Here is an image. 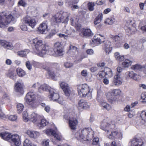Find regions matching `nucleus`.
I'll return each instance as SVG.
<instances>
[{"label": "nucleus", "mask_w": 146, "mask_h": 146, "mask_svg": "<svg viewBox=\"0 0 146 146\" xmlns=\"http://www.w3.org/2000/svg\"><path fill=\"white\" fill-rule=\"evenodd\" d=\"M144 67L139 64H137L132 65L131 69L134 70H141Z\"/></svg>", "instance_id": "45"}, {"label": "nucleus", "mask_w": 146, "mask_h": 146, "mask_svg": "<svg viewBox=\"0 0 146 146\" xmlns=\"http://www.w3.org/2000/svg\"><path fill=\"white\" fill-rule=\"evenodd\" d=\"M33 65L38 68H41L42 63H39L36 62L34 61L33 63Z\"/></svg>", "instance_id": "52"}, {"label": "nucleus", "mask_w": 146, "mask_h": 146, "mask_svg": "<svg viewBox=\"0 0 146 146\" xmlns=\"http://www.w3.org/2000/svg\"><path fill=\"white\" fill-rule=\"evenodd\" d=\"M22 22L23 24H26L32 29L35 28L37 23L35 18L29 17H25L22 20Z\"/></svg>", "instance_id": "12"}, {"label": "nucleus", "mask_w": 146, "mask_h": 146, "mask_svg": "<svg viewBox=\"0 0 146 146\" xmlns=\"http://www.w3.org/2000/svg\"><path fill=\"white\" fill-rule=\"evenodd\" d=\"M121 93V91L119 89H111L107 93L106 96L109 101H113L115 100L114 96L119 95Z\"/></svg>", "instance_id": "14"}, {"label": "nucleus", "mask_w": 146, "mask_h": 146, "mask_svg": "<svg viewBox=\"0 0 146 146\" xmlns=\"http://www.w3.org/2000/svg\"><path fill=\"white\" fill-rule=\"evenodd\" d=\"M125 28L127 35L133 34L135 33V31H137L135 24L131 19H128L125 24Z\"/></svg>", "instance_id": "9"}, {"label": "nucleus", "mask_w": 146, "mask_h": 146, "mask_svg": "<svg viewBox=\"0 0 146 146\" xmlns=\"http://www.w3.org/2000/svg\"><path fill=\"white\" fill-rule=\"evenodd\" d=\"M33 53L37 55L43 57L49 52L50 46L44 42L43 40L37 38L33 39L32 41Z\"/></svg>", "instance_id": "1"}, {"label": "nucleus", "mask_w": 146, "mask_h": 146, "mask_svg": "<svg viewBox=\"0 0 146 146\" xmlns=\"http://www.w3.org/2000/svg\"><path fill=\"white\" fill-rule=\"evenodd\" d=\"M7 75V77L13 80H15L17 78L16 74L14 71L9 72Z\"/></svg>", "instance_id": "44"}, {"label": "nucleus", "mask_w": 146, "mask_h": 146, "mask_svg": "<svg viewBox=\"0 0 146 146\" xmlns=\"http://www.w3.org/2000/svg\"><path fill=\"white\" fill-rule=\"evenodd\" d=\"M94 132L91 128L80 129L75 134V137L78 140L82 142L89 141L94 137Z\"/></svg>", "instance_id": "2"}, {"label": "nucleus", "mask_w": 146, "mask_h": 146, "mask_svg": "<svg viewBox=\"0 0 146 146\" xmlns=\"http://www.w3.org/2000/svg\"><path fill=\"white\" fill-rule=\"evenodd\" d=\"M106 76L104 70L100 72L97 75V78L99 80H101Z\"/></svg>", "instance_id": "47"}, {"label": "nucleus", "mask_w": 146, "mask_h": 146, "mask_svg": "<svg viewBox=\"0 0 146 146\" xmlns=\"http://www.w3.org/2000/svg\"><path fill=\"white\" fill-rule=\"evenodd\" d=\"M49 31L48 28V23L47 21H44L40 24L38 28V31L39 33L45 34Z\"/></svg>", "instance_id": "16"}, {"label": "nucleus", "mask_w": 146, "mask_h": 146, "mask_svg": "<svg viewBox=\"0 0 146 146\" xmlns=\"http://www.w3.org/2000/svg\"><path fill=\"white\" fill-rule=\"evenodd\" d=\"M23 83L21 81L20 82L17 81L15 84L14 89L17 92H20L23 90Z\"/></svg>", "instance_id": "30"}, {"label": "nucleus", "mask_w": 146, "mask_h": 146, "mask_svg": "<svg viewBox=\"0 0 146 146\" xmlns=\"http://www.w3.org/2000/svg\"><path fill=\"white\" fill-rule=\"evenodd\" d=\"M129 146H144L143 142L139 138L134 137L131 139L129 143Z\"/></svg>", "instance_id": "18"}, {"label": "nucleus", "mask_w": 146, "mask_h": 146, "mask_svg": "<svg viewBox=\"0 0 146 146\" xmlns=\"http://www.w3.org/2000/svg\"><path fill=\"white\" fill-rule=\"evenodd\" d=\"M87 53L89 55H92L94 53L93 50L92 49H88L86 50Z\"/></svg>", "instance_id": "63"}, {"label": "nucleus", "mask_w": 146, "mask_h": 146, "mask_svg": "<svg viewBox=\"0 0 146 146\" xmlns=\"http://www.w3.org/2000/svg\"><path fill=\"white\" fill-rule=\"evenodd\" d=\"M90 104L85 100H80L78 102L77 107L79 110L87 109L90 108Z\"/></svg>", "instance_id": "21"}, {"label": "nucleus", "mask_w": 146, "mask_h": 146, "mask_svg": "<svg viewBox=\"0 0 146 146\" xmlns=\"http://www.w3.org/2000/svg\"><path fill=\"white\" fill-rule=\"evenodd\" d=\"M69 52L70 55L74 59L78 60V62L81 61L85 57H81L79 58L78 57V48L75 46L70 45Z\"/></svg>", "instance_id": "13"}, {"label": "nucleus", "mask_w": 146, "mask_h": 146, "mask_svg": "<svg viewBox=\"0 0 146 146\" xmlns=\"http://www.w3.org/2000/svg\"><path fill=\"white\" fill-rule=\"evenodd\" d=\"M39 117L38 115L33 112L29 115V119H30L33 123L36 124L38 123Z\"/></svg>", "instance_id": "29"}, {"label": "nucleus", "mask_w": 146, "mask_h": 146, "mask_svg": "<svg viewBox=\"0 0 146 146\" xmlns=\"http://www.w3.org/2000/svg\"><path fill=\"white\" fill-rule=\"evenodd\" d=\"M78 31L80 32V35L82 36L86 37H90L92 36L94 34L89 29L81 28Z\"/></svg>", "instance_id": "19"}, {"label": "nucleus", "mask_w": 146, "mask_h": 146, "mask_svg": "<svg viewBox=\"0 0 146 146\" xmlns=\"http://www.w3.org/2000/svg\"><path fill=\"white\" fill-rule=\"evenodd\" d=\"M133 63V61L128 59H125L122 62V65L124 68H128Z\"/></svg>", "instance_id": "37"}, {"label": "nucleus", "mask_w": 146, "mask_h": 146, "mask_svg": "<svg viewBox=\"0 0 146 146\" xmlns=\"http://www.w3.org/2000/svg\"><path fill=\"white\" fill-rule=\"evenodd\" d=\"M33 131H27L26 133L31 137L33 138Z\"/></svg>", "instance_id": "62"}, {"label": "nucleus", "mask_w": 146, "mask_h": 146, "mask_svg": "<svg viewBox=\"0 0 146 146\" xmlns=\"http://www.w3.org/2000/svg\"><path fill=\"white\" fill-rule=\"evenodd\" d=\"M121 136V133H118L117 131H113L111 132V134L108 136V138L110 139H113L118 137L120 138Z\"/></svg>", "instance_id": "32"}, {"label": "nucleus", "mask_w": 146, "mask_h": 146, "mask_svg": "<svg viewBox=\"0 0 146 146\" xmlns=\"http://www.w3.org/2000/svg\"><path fill=\"white\" fill-rule=\"evenodd\" d=\"M126 76L127 77L132 79L134 80L137 81L138 78V75L132 71H128L126 73Z\"/></svg>", "instance_id": "28"}, {"label": "nucleus", "mask_w": 146, "mask_h": 146, "mask_svg": "<svg viewBox=\"0 0 146 146\" xmlns=\"http://www.w3.org/2000/svg\"><path fill=\"white\" fill-rule=\"evenodd\" d=\"M78 0H66V3L68 4L70 7L72 9H77L78 8V7L77 5H72L73 3H78Z\"/></svg>", "instance_id": "31"}, {"label": "nucleus", "mask_w": 146, "mask_h": 146, "mask_svg": "<svg viewBox=\"0 0 146 146\" xmlns=\"http://www.w3.org/2000/svg\"><path fill=\"white\" fill-rule=\"evenodd\" d=\"M42 65L41 68L46 70L50 76L54 80H56V78H55L56 74L52 70L50 69L48 67V66L50 65V63L48 62H42Z\"/></svg>", "instance_id": "15"}, {"label": "nucleus", "mask_w": 146, "mask_h": 146, "mask_svg": "<svg viewBox=\"0 0 146 146\" xmlns=\"http://www.w3.org/2000/svg\"><path fill=\"white\" fill-rule=\"evenodd\" d=\"M104 72L105 75L107 76L108 78H111L113 76V73L111 70L108 68H106L104 69Z\"/></svg>", "instance_id": "43"}, {"label": "nucleus", "mask_w": 146, "mask_h": 146, "mask_svg": "<svg viewBox=\"0 0 146 146\" xmlns=\"http://www.w3.org/2000/svg\"><path fill=\"white\" fill-rule=\"evenodd\" d=\"M59 84L60 87L63 90L65 95L67 96H69L71 93V90L68 84L64 82H60Z\"/></svg>", "instance_id": "20"}, {"label": "nucleus", "mask_w": 146, "mask_h": 146, "mask_svg": "<svg viewBox=\"0 0 146 146\" xmlns=\"http://www.w3.org/2000/svg\"><path fill=\"white\" fill-rule=\"evenodd\" d=\"M110 37L111 38L113 39L115 42L119 41L121 39L120 37L118 35H110Z\"/></svg>", "instance_id": "51"}, {"label": "nucleus", "mask_w": 146, "mask_h": 146, "mask_svg": "<svg viewBox=\"0 0 146 146\" xmlns=\"http://www.w3.org/2000/svg\"><path fill=\"white\" fill-rule=\"evenodd\" d=\"M103 48L106 54H109L111 52L112 47L110 41L107 40L105 42Z\"/></svg>", "instance_id": "22"}, {"label": "nucleus", "mask_w": 146, "mask_h": 146, "mask_svg": "<svg viewBox=\"0 0 146 146\" xmlns=\"http://www.w3.org/2000/svg\"><path fill=\"white\" fill-rule=\"evenodd\" d=\"M12 141L16 146H19L21 144V141L19 137L17 134L12 135L10 142Z\"/></svg>", "instance_id": "24"}, {"label": "nucleus", "mask_w": 146, "mask_h": 146, "mask_svg": "<svg viewBox=\"0 0 146 146\" xmlns=\"http://www.w3.org/2000/svg\"><path fill=\"white\" fill-rule=\"evenodd\" d=\"M78 94L80 97H87L89 99L92 97V92L89 86L86 84L79 85L78 88Z\"/></svg>", "instance_id": "6"}, {"label": "nucleus", "mask_w": 146, "mask_h": 146, "mask_svg": "<svg viewBox=\"0 0 146 146\" xmlns=\"http://www.w3.org/2000/svg\"><path fill=\"white\" fill-rule=\"evenodd\" d=\"M16 72L18 76L20 77H23L26 74L25 71L20 68L17 69Z\"/></svg>", "instance_id": "41"}, {"label": "nucleus", "mask_w": 146, "mask_h": 146, "mask_svg": "<svg viewBox=\"0 0 146 146\" xmlns=\"http://www.w3.org/2000/svg\"><path fill=\"white\" fill-rule=\"evenodd\" d=\"M30 50L28 49H25L23 50L18 51L17 54L21 57H26L27 54L29 52Z\"/></svg>", "instance_id": "34"}, {"label": "nucleus", "mask_w": 146, "mask_h": 146, "mask_svg": "<svg viewBox=\"0 0 146 146\" xmlns=\"http://www.w3.org/2000/svg\"><path fill=\"white\" fill-rule=\"evenodd\" d=\"M114 56L116 60L118 62H121L124 59V55L120 54L119 52H116L114 53Z\"/></svg>", "instance_id": "36"}, {"label": "nucleus", "mask_w": 146, "mask_h": 146, "mask_svg": "<svg viewBox=\"0 0 146 146\" xmlns=\"http://www.w3.org/2000/svg\"><path fill=\"white\" fill-rule=\"evenodd\" d=\"M105 39L104 36L103 35L96 34L90 41V44L93 47L99 45L104 42Z\"/></svg>", "instance_id": "8"}, {"label": "nucleus", "mask_w": 146, "mask_h": 146, "mask_svg": "<svg viewBox=\"0 0 146 146\" xmlns=\"http://www.w3.org/2000/svg\"><path fill=\"white\" fill-rule=\"evenodd\" d=\"M18 6L25 7L26 6V3L23 0H20L18 3Z\"/></svg>", "instance_id": "58"}, {"label": "nucleus", "mask_w": 146, "mask_h": 146, "mask_svg": "<svg viewBox=\"0 0 146 146\" xmlns=\"http://www.w3.org/2000/svg\"><path fill=\"white\" fill-rule=\"evenodd\" d=\"M115 20L113 17H110L105 20V23L109 25H111L115 21Z\"/></svg>", "instance_id": "40"}, {"label": "nucleus", "mask_w": 146, "mask_h": 146, "mask_svg": "<svg viewBox=\"0 0 146 146\" xmlns=\"http://www.w3.org/2000/svg\"><path fill=\"white\" fill-rule=\"evenodd\" d=\"M51 88L48 86L47 84H44L42 85H40V87H38V91L40 93H42L44 91H49V89Z\"/></svg>", "instance_id": "33"}, {"label": "nucleus", "mask_w": 146, "mask_h": 146, "mask_svg": "<svg viewBox=\"0 0 146 146\" xmlns=\"http://www.w3.org/2000/svg\"><path fill=\"white\" fill-rule=\"evenodd\" d=\"M24 146H34L31 142L28 139H25L23 143Z\"/></svg>", "instance_id": "50"}, {"label": "nucleus", "mask_w": 146, "mask_h": 146, "mask_svg": "<svg viewBox=\"0 0 146 146\" xmlns=\"http://www.w3.org/2000/svg\"><path fill=\"white\" fill-rule=\"evenodd\" d=\"M110 123H111V122L108 119H104L101 123L102 127L103 128L110 127Z\"/></svg>", "instance_id": "38"}, {"label": "nucleus", "mask_w": 146, "mask_h": 146, "mask_svg": "<svg viewBox=\"0 0 146 146\" xmlns=\"http://www.w3.org/2000/svg\"><path fill=\"white\" fill-rule=\"evenodd\" d=\"M100 105L101 106L103 107L104 108L108 111L111 109V106L105 102H100Z\"/></svg>", "instance_id": "42"}, {"label": "nucleus", "mask_w": 146, "mask_h": 146, "mask_svg": "<svg viewBox=\"0 0 146 146\" xmlns=\"http://www.w3.org/2000/svg\"><path fill=\"white\" fill-rule=\"evenodd\" d=\"M14 20V18L11 14L5 12L0 14V28H4L7 26L12 21Z\"/></svg>", "instance_id": "4"}, {"label": "nucleus", "mask_w": 146, "mask_h": 146, "mask_svg": "<svg viewBox=\"0 0 146 146\" xmlns=\"http://www.w3.org/2000/svg\"><path fill=\"white\" fill-rule=\"evenodd\" d=\"M95 4L93 2H89L88 3V8L90 11H92L94 10V7Z\"/></svg>", "instance_id": "49"}, {"label": "nucleus", "mask_w": 146, "mask_h": 146, "mask_svg": "<svg viewBox=\"0 0 146 146\" xmlns=\"http://www.w3.org/2000/svg\"><path fill=\"white\" fill-rule=\"evenodd\" d=\"M23 120L25 122L27 121L29 119V117L28 116L27 111H24L23 113Z\"/></svg>", "instance_id": "48"}, {"label": "nucleus", "mask_w": 146, "mask_h": 146, "mask_svg": "<svg viewBox=\"0 0 146 146\" xmlns=\"http://www.w3.org/2000/svg\"><path fill=\"white\" fill-rule=\"evenodd\" d=\"M17 118V116L16 115H11L8 118L9 120L14 121H15Z\"/></svg>", "instance_id": "53"}, {"label": "nucleus", "mask_w": 146, "mask_h": 146, "mask_svg": "<svg viewBox=\"0 0 146 146\" xmlns=\"http://www.w3.org/2000/svg\"><path fill=\"white\" fill-rule=\"evenodd\" d=\"M53 48L54 52L57 56H61L63 55L64 51L62 42H57L54 43Z\"/></svg>", "instance_id": "10"}, {"label": "nucleus", "mask_w": 146, "mask_h": 146, "mask_svg": "<svg viewBox=\"0 0 146 146\" xmlns=\"http://www.w3.org/2000/svg\"><path fill=\"white\" fill-rule=\"evenodd\" d=\"M72 25L75 27L76 29L79 31L81 29V25L78 23V19L75 18H72L70 19Z\"/></svg>", "instance_id": "25"}, {"label": "nucleus", "mask_w": 146, "mask_h": 146, "mask_svg": "<svg viewBox=\"0 0 146 146\" xmlns=\"http://www.w3.org/2000/svg\"><path fill=\"white\" fill-rule=\"evenodd\" d=\"M49 99L54 102H58L60 104L63 105L64 102L62 98H60L56 90L53 88H50L49 90Z\"/></svg>", "instance_id": "7"}, {"label": "nucleus", "mask_w": 146, "mask_h": 146, "mask_svg": "<svg viewBox=\"0 0 146 146\" xmlns=\"http://www.w3.org/2000/svg\"><path fill=\"white\" fill-rule=\"evenodd\" d=\"M40 84L38 82H37L36 83L34 84L32 86V87L34 88H38V87H40Z\"/></svg>", "instance_id": "64"}, {"label": "nucleus", "mask_w": 146, "mask_h": 146, "mask_svg": "<svg viewBox=\"0 0 146 146\" xmlns=\"http://www.w3.org/2000/svg\"><path fill=\"white\" fill-rule=\"evenodd\" d=\"M0 43L2 46L6 48L9 49L13 48V47L12 44L5 40H1L0 41Z\"/></svg>", "instance_id": "26"}, {"label": "nucleus", "mask_w": 146, "mask_h": 146, "mask_svg": "<svg viewBox=\"0 0 146 146\" xmlns=\"http://www.w3.org/2000/svg\"><path fill=\"white\" fill-rule=\"evenodd\" d=\"M26 24H23L21 25V28L22 30L26 31L27 30V28Z\"/></svg>", "instance_id": "61"}, {"label": "nucleus", "mask_w": 146, "mask_h": 146, "mask_svg": "<svg viewBox=\"0 0 146 146\" xmlns=\"http://www.w3.org/2000/svg\"><path fill=\"white\" fill-rule=\"evenodd\" d=\"M70 16L69 13L60 11L52 16L51 19V23L53 25L59 23H66L68 22Z\"/></svg>", "instance_id": "3"}, {"label": "nucleus", "mask_w": 146, "mask_h": 146, "mask_svg": "<svg viewBox=\"0 0 146 146\" xmlns=\"http://www.w3.org/2000/svg\"><path fill=\"white\" fill-rule=\"evenodd\" d=\"M49 140L48 139H44L42 142V145L44 146H48L49 145Z\"/></svg>", "instance_id": "54"}, {"label": "nucleus", "mask_w": 146, "mask_h": 146, "mask_svg": "<svg viewBox=\"0 0 146 146\" xmlns=\"http://www.w3.org/2000/svg\"><path fill=\"white\" fill-rule=\"evenodd\" d=\"M74 116L75 114L74 115L71 113L64 116V119L69 121V124L70 128H75L78 123L77 119Z\"/></svg>", "instance_id": "11"}, {"label": "nucleus", "mask_w": 146, "mask_h": 146, "mask_svg": "<svg viewBox=\"0 0 146 146\" xmlns=\"http://www.w3.org/2000/svg\"><path fill=\"white\" fill-rule=\"evenodd\" d=\"M12 135L7 132H3L0 133L1 137L5 140L10 142Z\"/></svg>", "instance_id": "27"}, {"label": "nucleus", "mask_w": 146, "mask_h": 146, "mask_svg": "<svg viewBox=\"0 0 146 146\" xmlns=\"http://www.w3.org/2000/svg\"><path fill=\"white\" fill-rule=\"evenodd\" d=\"M36 96L34 92L30 91L26 95L25 100V103L33 108H36L39 105L36 99Z\"/></svg>", "instance_id": "5"}, {"label": "nucleus", "mask_w": 146, "mask_h": 146, "mask_svg": "<svg viewBox=\"0 0 146 146\" xmlns=\"http://www.w3.org/2000/svg\"><path fill=\"white\" fill-rule=\"evenodd\" d=\"M17 112L18 113H21L23 111L24 108V105L21 104H19L17 105Z\"/></svg>", "instance_id": "46"}, {"label": "nucleus", "mask_w": 146, "mask_h": 146, "mask_svg": "<svg viewBox=\"0 0 146 146\" xmlns=\"http://www.w3.org/2000/svg\"><path fill=\"white\" fill-rule=\"evenodd\" d=\"M0 118L2 119H5L7 117V116H6L2 111H0Z\"/></svg>", "instance_id": "59"}, {"label": "nucleus", "mask_w": 146, "mask_h": 146, "mask_svg": "<svg viewBox=\"0 0 146 146\" xmlns=\"http://www.w3.org/2000/svg\"><path fill=\"white\" fill-rule=\"evenodd\" d=\"M140 116L141 119V123L146 125V110L142 111L140 114Z\"/></svg>", "instance_id": "35"}, {"label": "nucleus", "mask_w": 146, "mask_h": 146, "mask_svg": "<svg viewBox=\"0 0 146 146\" xmlns=\"http://www.w3.org/2000/svg\"><path fill=\"white\" fill-rule=\"evenodd\" d=\"M45 132L48 136H53L57 140L60 141L61 140V136L58 134L56 130H53L51 128H48L45 131Z\"/></svg>", "instance_id": "17"}, {"label": "nucleus", "mask_w": 146, "mask_h": 146, "mask_svg": "<svg viewBox=\"0 0 146 146\" xmlns=\"http://www.w3.org/2000/svg\"><path fill=\"white\" fill-rule=\"evenodd\" d=\"M120 74L116 73L114 77L113 83L115 86H119L122 83L123 79L120 77Z\"/></svg>", "instance_id": "23"}, {"label": "nucleus", "mask_w": 146, "mask_h": 146, "mask_svg": "<svg viewBox=\"0 0 146 146\" xmlns=\"http://www.w3.org/2000/svg\"><path fill=\"white\" fill-rule=\"evenodd\" d=\"M58 35L60 38H63L64 39H67L68 38V36L67 35H66L64 34L60 33L58 34Z\"/></svg>", "instance_id": "60"}, {"label": "nucleus", "mask_w": 146, "mask_h": 146, "mask_svg": "<svg viewBox=\"0 0 146 146\" xmlns=\"http://www.w3.org/2000/svg\"><path fill=\"white\" fill-rule=\"evenodd\" d=\"M141 102H146V93L142 94L141 96Z\"/></svg>", "instance_id": "56"}, {"label": "nucleus", "mask_w": 146, "mask_h": 146, "mask_svg": "<svg viewBox=\"0 0 146 146\" xmlns=\"http://www.w3.org/2000/svg\"><path fill=\"white\" fill-rule=\"evenodd\" d=\"M64 66L66 68H70L73 66V64L70 62H66L64 63Z\"/></svg>", "instance_id": "55"}, {"label": "nucleus", "mask_w": 146, "mask_h": 146, "mask_svg": "<svg viewBox=\"0 0 146 146\" xmlns=\"http://www.w3.org/2000/svg\"><path fill=\"white\" fill-rule=\"evenodd\" d=\"M99 141V138L97 137H95L93 139L92 143V144L95 145L98 143Z\"/></svg>", "instance_id": "57"}, {"label": "nucleus", "mask_w": 146, "mask_h": 146, "mask_svg": "<svg viewBox=\"0 0 146 146\" xmlns=\"http://www.w3.org/2000/svg\"><path fill=\"white\" fill-rule=\"evenodd\" d=\"M48 123V122L45 118H43L41 119L40 123L37 124L38 127H44L47 125Z\"/></svg>", "instance_id": "39"}]
</instances>
